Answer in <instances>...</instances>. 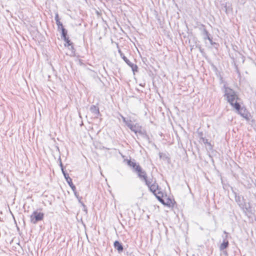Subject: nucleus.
I'll use <instances>...</instances> for the list:
<instances>
[{
	"label": "nucleus",
	"mask_w": 256,
	"mask_h": 256,
	"mask_svg": "<svg viewBox=\"0 0 256 256\" xmlns=\"http://www.w3.org/2000/svg\"><path fill=\"white\" fill-rule=\"evenodd\" d=\"M224 94L228 102L232 106L234 107L235 104H239L237 100H239V98L236 92L232 89L224 85Z\"/></svg>",
	"instance_id": "1"
},
{
	"label": "nucleus",
	"mask_w": 256,
	"mask_h": 256,
	"mask_svg": "<svg viewBox=\"0 0 256 256\" xmlns=\"http://www.w3.org/2000/svg\"><path fill=\"white\" fill-rule=\"evenodd\" d=\"M145 183L150 190L156 196L158 200L160 202H162L161 200H162V193L156 181H154L152 180H148Z\"/></svg>",
	"instance_id": "2"
},
{
	"label": "nucleus",
	"mask_w": 256,
	"mask_h": 256,
	"mask_svg": "<svg viewBox=\"0 0 256 256\" xmlns=\"http://www.w3.org/2000/svg\"><path fill=\"white\" fill-rule=\"evenodd\" d=\"M236 110V112L240 114L242 118L246 120H248V112L244 107H242L239 104H235L234 107Z\"/></svg>",
	"instance_id": "3"
},
{
	"label": "nucleus",
	"mask_w": 256,
	"mask_h": 256,
	"mask_svg": "<svg viewBox=\"0 0 256 256\" xmlns=\"http://www.w3.org/2000/svg\"><path fill=\"white\" fill-rule=\"evenodd\" d=\"M44 214L43 213L34 211L30 216V222L32 224H36L38 222L42 220L44 218Z\"/></svg>",
	"instance_id": "4"
},
{
	"label": "nucleus",
	"mask_w": 256,
	"mask_h": 256,
	"mask_svg": "<svg viewBox=\"0 0 256 256\" xmlns=\"http://www.w3.org/2000/svg\"><path fill=\"white\" fill-rule=\"evenodd\" d=\"M118 52L120 54V56L126 62V64L128 66H129L131 68L134 73L138 72V67L137 65L131 62L124 55V54L120 50H118Z\"/></svg>",
	"instance_id": "5"
},
{
	"label": "nucleus",
	"mask_w": 256,
	"mask_h": 256,
	"mask_svg": "<svg viewBox=\"0 0 256 256\" xmlns=\"http://www.w3.org/2000/svg\"><path fill=\"white\" fill-rule=\"evenodd\" d=\"M60 166L61 168L62 172V174H64V177L66 182H68V184L70 186L72 190H74V189L75 188L76 186L73 184L72 182V180L69 176L67 172H66L64 170V167H63V165H62V162H60Z\"/></svg>",
	"instance_id": "6"
},
{
	"label": "nucleus",
	"mask_w": 256,
	"mask_h": 256,
	"mask_svg": "<svg viewBox=\"0 0 256 256\" xmlns=\"http://www.w3.org/2000/svg\"><path fill=\"white\" fill-rule=\"evenodd\" d=\"M134 172L137 173L138 178L140 180H144L145 182L148 180L146 172L142 169L140 165H138L136 168V170Z\"/></svg>",
	"instance_id": "7"
},
{
	"label": "nucleus",
	"mask_w": 256,
	"mask_h": 256,
	"mask_svg": "<svg viewBox=\"0 0 256 256\" xmlns=\"http://www.w3.org/2000/svg\"><path fill=\"white\" fill-rule=\"evenodd\" d=\"M222 9L227 15L232 14L233 9L232 4L229 2H226L221 4Z\"/></svg>",
	"instance_id": "8"
},
{
	"label": "nucleus",
	"mask_w": 256,
	"mask_h": 256,
	"mask_svg": "<svg viewBox=\"0 0 256 256\" xmlns=\"http://www.w3.org/2000/svg\"><path fill=\"white\" fill-rule=\"evenodd\" d=\"M234 194L235 195V200L240 207L242 209L246 208L247 210V208L245 206L246 204L244 197H241L240 196L238 195L235 192Z\"/></svg>",
	"instance_id": "9"
},
{
	"label": "nucleus",
	"mask_w": 256,
	"mask_h": 256,
	"mask_svg": "<svg viewBox=\"0 0 256 256\" xmlns=\"http://www.w3.org/2000/svg\"><path fill=\"white\" fill-rule=\"evenodd\" d=\"M136 134H138L142 138L146 140L148 143L150 142V140L149 136L147 134L146 130L142 128V126L138 130V132H137Z\"/></svg>",
	"instance_id": "10"
},
{
	"label": "nucleus",
	"mask_w": 256,
	"mask_h": 256,
	"mask_svg": "<svg viewBox=\"0 0 256 256\" xmlns=\"http://www.w3.org/2000/svg\"><path fill=\"white\" fill-rule=\"evenodd\" d=\"M200 30L202 32V34L204 36V39L206 40L208 38L210 37V34L208 33V31L206 29L205 26L204 24H201L200 27Z\"/></svg>",
	"instance_id": "11"
},
{
	"label": "nucleus",
	"mask_w": 256,
	"mask_h": 256,
	"mask_svg": "<svg viewBox=\"0 0 256 256\" xmlns=\"http://www.w3.org/2000/svg\"><path fill=\"white\" fill-rule=\"evenodd\" d=\"M114 246L119 253L122 252L124 250L122 244L118 240L114 242Z\"/></svg>",
	"instance_id": "12"
},
{
	"label": "nucleus",
	"mask_w": 256,
	"mask_h": 256,
	"mask_svg": "<svg viewBox=\"0 0 256 256\" xmlns=\"http://www.w3.org/2000/svg\"><path fill=\"white\" fill-rule=\"evenodd\" d=\"M90 112L97 117L100 114L99 108L95 105H92L90 108Z\"/></svg>",
	"instance_id": "13"
},
{
	"label": "nucleus",
	"mask_w": 256,
	"mask_h": 256,
	"mask_svg": "<svg viewBox=\"0 0 256 256\" xmlns=\"http://www.w3.org/2000/svg\"><path fill=\"white\" fill-rule=\"evenodd\" d=\"M227 235L226 236V238L224 239L222 242L220 246V250H224V249L226 248L229 245L228 241L226 240Z\"/></svg>",
	"instance_id": "14"
},
{
	"label": "nucleus",
	"mask_w": 256,
	"mask_h": 256,
	"mask_svg": "<svg viewBox=\"0 0 256 256\" xmlns=\"http://www.w3.org/2000/svg\"><path fill=\"white\" fill-rule=\"evenodd\" d=\"M140 127L141 126H139L137 124L128 126V128L136 134H137V132H138V130L140 128Z\"/></svg>",
	"instance_id": "15"
},
{
	"label": "nucleus",
	"mask_w": 256,
	"mask_h": 256,
	"mask_svg": "<svg viewBox=\"0 0 256 256\" xmlns=\"http://www.w3.org/2000/svg\"><path fill=\"white\" fill-rule=\"evenodd\" d=\"M61 30V33H62V35H61V38L63 40H68V31L65 28H62V30Z\"/></svg>",
	"instance_id": "16"
},
{
	"label": "nucleus",
	"mask_w": 256,
	"mask_h": 256,
	"mask_svg": "<svg viewBox=\"0 0 256 256\" xmlns=\"http://www.w3.org/2000/svg\"><path fill=\"white\" fill-rule=\"evenodd\" d=\"M127 164L130 166L132 168L134 171L136 170V168L138 165H140L139 164H137L136 162H135L134 160L132 161L131 160H128L127 162Z\"/></svg>",
	"instance_id": "17"
},
{
	"label": "nucleus",
	"mask_w": 256,
	"mask_h": 256,
	"mask_svg": "<svg viewBox=\"0 0 256 256\" xmlns=\"http://www.w3.org/2000/svg\"><path fill=\"white\" fill-rule=\"evenodd\" d=\"M161 201L162 202H160L162 204H164V205L169 206H171V204L172 203V200L169 198H166V202H165L163 199H162V200H161Z\"/></svg>",
	"instance_id": "18"
},
{
	"label": "nucleus",
	"mask_w": 256,
	"mask_h": 256,
	"mask_svg": "<svg viewBox=\"0 0 256 256\" xmlns=\"http://www.w3.org/2000/svg\"><path fill=\"white\" fill-rule=\"evenodd\" d=\"M200 140H202L204 144H208V146H210L212 148V145H211L210 143L208 142V139L205 138H203L202 136L200 138Z\"/></svg>",
	"instance_id": "19"
},
{
	"label": "nucleus",
	"mask_w": 256,
	"mask_h": 256,
	"mask_svg": "<svg viewBox=\"0 0 256 256\" xmlns=\"http://www.w3.org/2000/svg\"><path fill=\"white\" fill-rule=\"evenodd\" d=\"M56 24L58 26V30H62V28H64L62 25V22H58Z\"/></svg>",
	"instance_id": "20"
},
{
	"label": "nucleus",
	"mask_w": 256,
	"mask_h": 256,
	"mask_svg": "<svg viewBox=\"0 0 256 256\" xmlns=\"http://www.w3.org/2000/svg\"><path fill=\"white\" fill-rule=\"evenodd\" d=\"M66 43L64 44L65 46H69L72 45V43L69 40V38L68 37V40H64Z\"/></svg>",
	"instance_id": "21"
},
{
	"label": "nucleus",
	"mask_w": 256,
	"mask_h": 256,
	"mask_svg": "<svg viewBox=\"0 0 256 256\" xmlns=\"http://www.w3.org/2000/svg\"><path fill=\"white\" fill-rule=\"evenodd\" d=\"M54 19L56 22V23H57L58 22H60V18H59V16H58V14L57 12L55 14Z\"/></svg>",
	"instance_id": "22"
},
{
	"label": "nucleus",
	"mask_w": 256,
	"mask_h": 256,
	"mask_svg": "<svg viewBox=\"0 0 256 256\" xmlns=\"http://www.w3.org/2000/svg\"><path fill=\"white\" fill-rule=\"evenodd\" d=\"M206 40H208L210 42V44H212V45H214V44H216V43L214 42H213L212 41V37H209Z\"/></svg>",
	"instance_id": "23"
},
{
	"label": "nucleus",
	"mask_w": 256,
	"mask_h": 256,
	"mask_svg": "<svg viewBox=\"0 0 256 256\" xmlns=\"http://www.w3.org/2000/svg\"><path fill=\"white\" fill-rule=\"evenodd\" d=\"M127 126L128 128V126L132 125V121L130 120H127L126 122H124Z\"/></svg>",
	"instance_id": "24"
},
{
	"label": "nucleus",
	"mask_w": 256,
	"mask_h": 256,
	"mask_svg": "<svg viewBox=\"0 0 256 256\" xmlns=\"http://www.w3.org/2000/svg\"><path fill=\"white\" fill-rule=\"evenodd\" d=\"M246 0H238V2L240 4L244 5L246 2Z\"/></svg>",
	"instance_id": "25"
},
{
	"label": "nucleus",
	"mask_w": 256,
	"mask_h": 256,
	"mask_svg": "<svg viewBox=\"0 0 256 256\" xmlns=\"http://www.w3.org/2000/svg\"><path fill=\"white\" fill-rule=\"evenodd\" d=\"M74 193V194L75 196L77 198V196H79V195L78 194L77 192L76 191V188L75 187V188L74 189V190H72Z\"/></svg>",
	"instance_id": "26"
},
{
	"label": "nucleus",
	"mask_w": 256,
	"mask_h": 256,
	"mask_svg": "<svg viewBox=\"0 0 256 256\" xmlns=\"http://www.w3.org/2000/svg\"><path fill=\"white\" fill-rule=\"evenodd\" d=\"M77 199L80 204L82 202V196H77Z\"/></svg>",
	"instance_id": "27"
},
{
	"label": "nucleus",
	"mask_w": 256,
	"mask_h": 256,
	"mask_svg": "<svg viewBox=\"0 0 256 256\" xmlns=\"http://www.w3.org/2000/svg\"><path fill=\"white\" fill-rule=\"evenodd\" d=\"M68 47H70L69 48L70 49L72 52L74 50L72 43V45L69 46Z\"/></svg>",
	"instance_id": "28"
},
{
	"label": "nucleus",
	"mask_w": 256,
	"mask_h": 256,
	"mask_svg": "<svg viewBox=\"0 0 256 256\" xmlns=\"http://www.w3.org/2000/svg\"><path fill=\"white\" fill-rule=\"evenodd\" d=\"M122 116V119L123 122H126V121L127 120H126V118H124V116Z\"/></svg>",
	"instance_id": "29"
},
{
	"label": "nucleus",
	"mask_w": 256,
	"mask_h": 256,
	"mask_svg": "<svg viewBox=\"0 0 256 256\" xmlns=\"http://www.w3.org/2000/svg\"><path fill=\"white\" fill-rule=\"evenodd\" d=\"M198 135H199L200 138L203 136L202 132H199Z\"/></svg>",
	"instance_id": "30"
},
{
	"label": "nucleus",
	"mask_w": 256,
	"mask_h": 256,
	"mask_svg": "<svg viewBox=\"0 0 256 256\" xmlns=\"http://www.w3.org/2000/svg\"><path fill=\"white\" fill-rule=\"evenodd\" d=\"M80 204H81V205L82 206V208L86 207V205L83 203L82 202H80Z\"/></svg>",
	"instance_id": "31"
},
{
	"label": "nucleus",
	"mask_w": 256,
	"mask_h": 256,
	"mask_svg": "<svg viewBox=\"0 0 256 256\" xmlns=\"http://www.w3.org/2000/svg\"><path fill=\"white\" fill-rule=\"evenodd\" d=\"M80 204H81V205L82 206V208L86 207V205L83 203L82 202H80Z\"/></svg>",
	"instance_id": "32"
},
{
	"label": "nucleus",
	"mask_w": 256,
	"mask_h": 256,
	"mask_svg": "<svg viewBox=\"0 0 256 256\" xmlns=\"http://www.w3.org/2000/svg\"><path fill=\"white\" fill-rule=\"evenodd\" d=\"M83 210L86 212H87V208H86V207L84 208H83Z\"/></svg>",
	"instance_id": "33"
},
{
	"label": "nucleus",
	"mask_w": 256,
	"mask_h": 256,
	"mask_svg": "<svg viewBox=\"0 0 256 256\" xmlns=\"http://www.w3.org/2000/svg\"><path fill=\"white\" fill-rule=\"evenodd\" d=\"M160 154V158H162V153H160V154Z\"/></svg>",
	"instance_id": "34"
},
{
	"label": "nucleus",
	"mask_w": 256,
	"mask_h": 256,
	"mask_svg": "<svg viewBox=\"0 0 256 256\" xmlns=\"http://www.w3.org/2000/svg\"><path fill=\"white\" fill-rule=\"evenodd\" d=\"M224 233L227 234V232L226 231L224 232Z\"/></svg>",
	"instance_id": "35"
},
{
	"label": "nucleus",
	"mask_w": 256,
	"mask_h": 256,
	"mask_svg": "<svg viewBox=\"0 0 256 256\" xmlns=\"http://www.w3.org/2000/svg\"><path fill=\"white\" fill-rule=\"evenodd\" d=\"M105 148L106 150H110V148Z\"/></svg>",
	"instance_id": "36"
},
{
	"label": "nucleus",
	"mask_w": 256,
	"mask_h": 256,
	"mask_svg": "<svg viewBox=\"0 0 256 256\" xmlns=\"http://www.w3.org/2000/svg\"><path fill=\"white\" fill-rule=\"evenodd\" d=\"M192 47H191L190 50H192Z\"/></svg>",
	"instance_id": "37"
}]
</instances>
